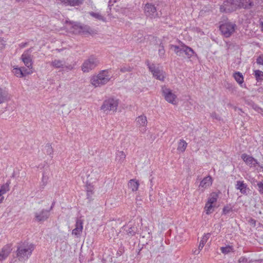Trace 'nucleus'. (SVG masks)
I'll return each instance as SVG.
<instances>
[{
	"instance_id": "obj_1",
	"label": "nucleus",
	"mask_w": 263,
	"mask_h": 263,
	"mask_svg": "<svg viewBox=\"0 0 263 263\" xmlns=\"http://www.w3.org/2000/svg\"><path fill=\"white\" fill-rule=\"evenodd\" d=\"M35 246L28 242H21L17 246L16 255L19 260H27L32 254Z\"/></svg>"
},
{
	"instance_id": "obj_2",
	"label": "nucleus",
	"mask_w": 263,
	"mask_h": 263,
	"mask_svg": "<svg viewBox=\"0 0 263 263\" xmlns=\"http://www.w3.org/2000/svg\"><path fill=\"white\" fill-rule=\"evenodd\" d=\"M110 79L107 70H102L97 76L91 79V83L95 87H100L106 84Z\"/></svg>"
},
{
	"instance_id": "obj_3",
	"label": "nucleus",
	"mask_w": 263,
	"mask_h": 263,
	"mask_svg": "<svg viewBox=\"0 0 263 263\" xmlns=\"http://www.w3.org/2000/svg\"><path fill=\"white\" fill-rule=\"evenodd\" d=\"M170 49H174L175 53L178 56H181V54L184 52L188 58H191L193 55H197L194 50L186 46L182 42H181L180 46L170 45Z\"/></svg>"
},
{
	"instance_id": "obj_4",
	"label": "nucleus",
	"mask_w": 263,
	"mask_h": 263,
	"mask_svg": "<svg viewBox=\"0 0 263 263\" xmlns=\"http://www.w3.org/2000/svg\"><path fill=\"white\" fill-rule=\"evenodd\" d=\"M99 63V61L98 58L96 56L91 55L84 61L81 66L82 70L84 72H88L95 69Z\"/></svg>"
},
{
	"instance_id": "obj_5",
	"label": "nucleus",
	"mask_w": 263,
	"mask_h": 263,
	"mask_svg": "<svg viewBox=\"0 0 263 263\" xmlns=\"http://www.w3.org/2000/svg\"><path fill=\"white\" fill-rule=\"evenodd\" d=\"M145 64L155 79L161 81H164L165 78V72L160 69L159 67L156 66L155 64H151L148 60L146 61Z\"/></svg>"
},
{
	"instance_id": "obj_6",
	"label": "nucleus",
	"mask_w": 263,
	"mask_h": 263,
	"mask_svg": "<svg viewBox=\"0 0 263 263\" xmlns=\"http://www.w3.org/2000/svg\"><path fill=\"white\" fill-rule=\"evenodd\" d=\"M236 26L234 23L226 22L220 25L219 29L224 37H229L234 32Z\"/></svg>"
},
{
	"instance_id": "obj_7",
	"label": "nucleus",
	"mask_w": 263,
	"mask_h": 263,
	"mask_svg": "<svg viewBox=\"0 0 263 263\" xmlns=\"http://www.w3.org/2000/svg\"><path fill=\"white\" fill-rule=\"evenodd\" d=\"M118 100L114 98H109L105 100L101 107V109L104 112H108L109 111H116L118 106Z\"/></svg>"
},
{
	"instance_id": "obj_8",
	"label": "nucleus",
	"mask_w": 263,
	"mask_h": 263,
	"mask_svg": "<svg viewBox=\"0 0 263 263\" xmlns=\"http://www.w3.org/2000/svg\"><path fill=\"white\" fill-rule=\"evenodd\" d=\"M50 215L49 210L43 209L34 213V217L33 220L35 222L42 223L49 218Z\"/></svg>"
},
{
	"instance_id": "obj_9",
	"label": "nucleus",
	"mask_w": 263,
	"mask_h": 263,
	"mask_svg": "<svg viewBox=\"0 0 263 263\" xmlns=\"http://www.w3.org/2000/svg\"><path fill=\"white\" fill-rule=\"evenodd\" d=\"M145 14L151 18L159 17V14L155 6L151 3H147L144 7Z\"/></svg>"
},
{
	"instance_id": "obj_10",
	"label": "nucleus",
	"mask_w": 263,
	"mask_h": 263,
	"mask_svg": "<svg viewBox=\"0 0 263 263\" xmlns=\"http://www.w3.org/2000/svg\"><path fill=\"white\" fill-rule=\"evenodd\" d=\"M241 158L245 162V163L250 167H255L258 165L260 168H263L262 166L259 165V162L257 159L253 158L252 156H250L246 153L242 154L241 155Z\"/></svg>"
},
{
	"instance_id": "obj_11",
	"label": "nucleus",
	"mask_w": 263,
	"mask_h": 263,
	"mask_svg": "<svg viewBox=\"0 0 263 263\" xmlns=\"http://www.w3.org/2000/svg\"><path fill=\"white\" fill-rule=\"evenodd\" d=\"M32 48H30L27 50H26L23 54L22 55L21 58L22 59L23 62L26 66H27L29 69L32 68V60L31 57V55L30 53L32 51Z\"/></svg>"
},
{
	"instance_id": "obj_12",
	"label": "nucleus",
	"mask_w": 263,
	"mask_h": 263,
	"mask_svg": "<svg viewBox=\"0 0 263 263\" xmlns=\"http://www.w3.org/2000/svg\"><path fill=\"white\" fill-rule=\"evenodd\" d=\"M163 95L166 101L170 103L175 104L176 96L172 92L171 90L167 88L163 89Z\"/></svg>"
},
{
	"instance_id": "obj_13",
	"label": "nucleus",
	"mask_w": 263,
	"mask_h": 263,
	"mask_svg": "<svg viewBox=\"0 0 263 263\" xmlns=\"http://www.w3.org/2000/svg\"><path fill=\"white\" fill-rule=\"evenodd\" d=\"M11 251L12 248L11 245L5 246L0 252V261L5 260L8 256Z\"/></svg>"
},
{
	"instance_id": "obj_14",
	"label": "nucleus",
	"mask_w": 263,
	"mask_h": 263,
	"mask_svg": "<svg viewBox=\"0 0 263 263\" xmlns=\"http://www.w3.org/2000/svg\"><path fill=\"white\" fill-rule=\"evenodd\" d=\"M240 9H250L255 5L254 0H240Z\"/></svg>"
},
{
	"instance_id": "obj_15",
	"label": "nucleus",
	"mask_w": 263,
	"mask_h": 263,
	"mask_svg": "<svg viewBox=\"0 0 263 263\" xmlns=\"http://www.w3.org/2000/svg\"><path fill=\"white\" fill-rule=\"evenodd\" d=\"M10 99L9 93L5 88L0 87V104L7 102Z\"/></svg>"
},
{
	"instance_id": "obj_16",
	"label": "nucleus",
	"mask_w": 263,
	"mask_h": 263,
	"mask_svg": "<svg viewBox=\"0 0 263 263\" xmlns=\"http://www.w3.org/2000/svg\"><path fill=\"white\" fill-rule=\"evenodd\" d=\"M232 8V3L231 0H226L223 2V4L220 7V11L222 12H232L233 10H230Z\"/></svg>"
},
{
	"instance_id": "obj_17",
	"label": "nucleus",
	"mask_w": 263,
	"mask_h": 263,
	"mask_svg": "<svg viewBox=\"0 0 263 263\" xmlns=\"http://www.w3.org/2000/svg\"><path fill=\"white\" fill-rule=\"evenodd\" d=\"M247 184L245 183L243 181H237L236 182V184L235 185V188L239 190L240 193L243 195H247Z\"/></svg>"
},
{
	"instance_id": "obj_18",
	"label": "nucleus",
	"mask_w": 263,
	"mask_h": 263,
	"mask_svg": "<svg viewBox=\"0 0 263 263\" xmlns=\"http://www.w3.org/2000/svg\"><path fill=\"white\" fill-rule=\"evenodd\" d=\"M212 183V178L210 176L204 177L200 182L199 187L206 188L210 186Z\"/></svg>"
},
{
	"instance_id": "obj_19",
	"label": "nucleus",
	"mask_w": 263,
	"mask_h": 263,
	"mask_svg": "<svg viewBox=\"0 0 263 263\" xmlns=\"http://www.w3.org/2000/svg\"><path fill=\"white\" fill-rule=\"evenodd\" d=\"M233 77L236 81L240 85L241 87H243V77L242 73L240 72H235L233 74ZM244 87H246V85H244Z\"/></svg>"
},
{
	"instance_id": "obj_20",
	"label": "nucleus",
	"mask_w": 263,
	"mask_h": 263,
	"mask_svg": "<svg viewBox=\"0 0 263 263\" xmlns=\"http://www.w3.org/2000/svg\"><path fill=\"white\" fill-rule=\"evenodd\" d=\"M71 25V31L74 34H80L82 30V25L77 23L69 22Z\"/></svg>"
},
{
	"instance_id": "obj_21",
	"label": "nucleus",
	"mask_w": 263,
	"mask_h": 263,
	"mask_svg": "<svg viewBox=\"0 0 263 263\" xmlns=\"http://www.w3.org/2000/svg\"><path fill=\"white\" fill-rule=\"evenodd\" d=\"M65 62L64 61L55 59L52 61L50 65L56 68H63L65 66Z\"/></svg>"
},
{
	"instance_id": "obj_22",
	"label": "nucleus",
	"mask_w": 263,
	"mask_h": 263,
	"mask_svg": "<svg viewBox=\"0 0 263 263\" xmlns=\"http://www.w3.org/2000/svg\"><path fill=\"white\" fill-rule=\"evenodd\" d=\"M128 187L132 190V191H136L138 190L139 183L138 181L135 179H131L128 183Z\"/></svg>"
},
{
	"instance_id": "obj_23",
	"label": "nucleus",
	"mask_w": 263,
	"mask_h": 263,
	"mask_svg": "<svg viewBox=\"0 0 263 263\" xmlns=\"http://www.w3.org/2000/svg\"><path fill=\"white\" fill-rule=\"evenodd\" d=\"M82 30H81V33L83 34H96V30L92 29L89 26L85 25L82 26Z\"/></svg>"
},
{
	"instance_id": "obj_24",
	"label": "nucleus",
	"mask_w": 263,
	"mask_h": 263,
	"mask_svg": "<svg viewBox=\"0 0 263 263\" xmlns=\"http://www.w3.org/2000/svg\"><path fill=\"white\" fill-rule=\"evenodd\" d=\"M136 122L139 126H145L147 123L146 117L144 116H139L136 119Z\"/></svg>"
},
{
	"instance_id": "obj_25",
	"label": "nucleus",
	"mask_w": 263,
	"mask_h": 263,
	"mask_svg": "<svg viewBox=\"0 0 263 263\" xmlns=\"http://www.w3.org/2000/svg\"><path fill=\"white\" fill-rule=\"evenodd\" d=\"M126 155L123 151H118L116 154V161H118L119 163H122L125 159Z\"/></svg>"
},
{
	"instance_id": "obj_26",
	"label": "nucleus",
	"mask_w": 263,
	"mask_h": 263,
	"mask_svg": "<svg viewBox=\"0 0 263 263\" xmlns=\"http://www.w3.org/2000/svg\"><path fill=\"white\" fill-rule=\"evenodd\" d=\"M187 143L183 139L180 140L177 147V150L181 152H184L187 147Z\"/></svg>"
},
{
	"instance_id": "obj_27",
	"label": "nucleus",
	"mask_w": 263,
	"mask_h": 263,
	"mask_svg": "<svg viewBox=\"0 0 263 263\" xmlns=\"http://www.w3.org/2000/svg\"><path fill=\"white\" fill-rule=\"evenodd\" d=\"M232 3V8L230 10H233V12L237 9H240V0H231Z\"/></svg>"
},
{
	"instance_id": "obj_28",
	"label": "nucleus",
	"mask_w": 263,
	"mask_h": 263,
	"mask_svg": "<svg viewBox=\"0 0 263 263\" xmlns=\"http://www.w3.org/2000/svg\"><path fill=\"white\" fill-rule=\"evenodd\" d=\"M210 235L211 233H207L203 236L199 245V250H201L203 248L204 244L206 242L207 240L210 238Z\"/></svg>"
},
{
	"instance_id": "obj_29",
	"label": "nucleus",
	"mask_w": 263,
	"mask_h": 263,
	"mask_svg": "<svg viewBox=\"0 0 263 263\" xmlns=\"http://www.w3.org/2000/svg\"><path fill=\"white\" fill-rule=\"evenodd\" d=\"M218 198V195L215 192H213L210 194V197L208 198L207 203L208 204H213L217 201Z\"/></svg>"
},
{
	"instance_id": "obj_30",
	"label": "nucleus",
	"mask_w": 263,
	"mask_h": 263,
	"mask_svg": "<svg viewBox=\"0 0 263 263\" xmlns=\"http://www.w3.org/2000/svg\"><path fill=\"white\" fill-rule=\"evenodd\" d=\"M10 184V181H7V182L2 185L0 189V193L3 195L5 194L7 192L9 191V185Z\"/></svg>"
},
{
	"instance_id": "obj_31",
	"label": "nucleus",
	"mask_w": 263,
	"mask_h": 263,
	"mask_svg": "<svg viewBox=\"0 0 263 263\" xmlns=\"http://www.w3.org/2000/svg\"><path fill=\"white\" fill-rule=\"evenodd\" d=\"M87 197L89 201L91 200V196L93 194V186L90 184L86 186Z\"/></svg>"
},
{
	"instance_id": "obj_32",
	"label": "nucleus",
	"mask_w": 263,
	"mask_h": 263,
	"mask_svg": "<svg viewBox=\"0 0 263 263\" xmlns=\"http://www.w3.org/2000/svg\"><path fill=\"white\" fill-rule=\"evenodd\" d=\"M45 148L46 151V153L47 155H49L51 157V158H52L53 149L51 144L49 143L47 144L45 147Z\"/></svg>"
},
{
	"instance_id": "obj_33",
	"label": "nucleus",
	"mask_w": 263,
	"mask_h": 263,
	"mask_svg": "<svg viewBox=\"0 0 263 263\" xmlns=\"http://www.w3.org/2000/svg\"><path fill=\"white\" fill-rule=\"evenodd\" d=\"M13 73L17 77H18V78L23 77V69H22L21 68H14L13 69Z\"/></svg>"
},
{
	"instance_id": "obj_34",
	"label": "nucleus",
	"mask_w": 263,
	"mask_h": 263,
	"mask_svg": "<svg viewBox=\"0 0 263 263\" xmlns=\"http://www.w3.org/2000/svg\"><path fill=\"white\" fill-rule=\"evenodd\" d=\"M165 51L164 50V47L162 43H160L159 45L158 53L159 55L161 58L164 57L165 55Z\"/></svg>"
},
{
	"instance_id": "obj_35",
	"label": "nucleus",
	"mask_w": 263,
	"mask_h": 263,
	"mask_svg": "<svg viewBox=\"0 0 263 263\" xmlns=\"http://www.w3.org/2000/svg\"><path fill=\"white\" fill-rule=\"evenodd\" d=\"M89 13L90 15H91V16H92L99 20H101L103 21H105V18L99 13H96L94 12H90Z\"/></svg>"
},
{
	"instance_id": "obj_36",
	"label": "nucleus",
	"mask_w": 263,
	"mask_h": 263,
	"mask_svg": "<svg viewBox=\"0 0 263 263\" xmlns=\"http://www.w3.org/2000/svg\"><path fill=\"white\" fill-rule=\"evenodd\" d=\"M213 208V205L212 204H208V203L206 202L204 208L206 211V214L209 215L212 213L213 211V210H212Z\"/></svg>"
},
{
	"instance_id": "obj_37",
	"label": "nucleus",
	"mask_w": 263,
	"mask_h": 263,
	"mask_svg": "<svg viewBox=\"0 0 263 263\" xmlns=\"http://www.w3.org/2000/svg\"><path fill=\"white\" fill-rule=\"evenodd\" d=\"M83 220L80 219H77L75 227L76 228H78L79 230L82 232L83 226Z\"/></svg>"
},
{
	"instance_id": "obj_38",
	"label": "nucleus",
	"mask_w": 263,
	"mask_h": 263,
	"mask_svg": "<svg viewBox=\"0 0 263 263\" xmlns=\"http://www.w3.org/2000/svg\"><path fill=\"white\" fill-rule=\"evenodd\" d=\"M232 211V208L230 205H227L224 206L222 210V214L226 215L229 213L231 211Z\"/></svg>"
},
{
	"instance_id": "obj_39",
	"label": "nucleus",
	"mask_w": 263,
	"mask_h": 263,
	"mask_svg": "<svg viewBox=\"0 0 263 263\" xmlns=\"http://www.w3.org/2000/svg\"><path fill=\"white\" fill-rule=\"evenodd\" d=\"M220 250L222 253L224 254H227L232 250V247L228 246L225 247H221Z\"/></svg>"
},
{
	"instance_id": "obj_40",
	"label": "nucleus",
	"mask_w": 263,
	"mask_h": 263,
	"mask_svg": "<svg viewBox=\"0 0 263 263\" xmlns=\"http://www.w3.org/2000/svg\"><path fill=\"white\" fill-rule=\"evenodd\" d=\"M48 180V177L46 174L45 172H44L43 174L42 180V185L44 186L46 185L47 183V181Z\"/></svg>"
},
{
	"instance_id": "obj_41",
	"label": "nucleus",
	"mask_w": 263,
	"mask_h": 263,
	"mask_svg": "<svg viewBox=\"0 0 263 263\" xmlns=\"http://www.w3.org/2000/svg\"><path fill=\"white\" fill-rule=\"evenodd\" d=\"M254 72L256 80L258 81L259 80H261L263 72L259 70H256Z\"/></svg>"
},
{
	"instance_id": "obj_42",
	"label": "nucleus",
	"mask_w": 263,
	"mask_h": 263,
	"mask_svg": "<svg viewBox=\"0 0 263 263\" xmlns=\"http://www.w3.org/2000/svg\"><path fill=\"white\" fill-rule=\"evenodd\" d=\"M133 70V68L129 66H123L121 68L120 71L124 73L126 72H130Z\"/></svg>"
},
{
	"instance_id": "obj_43",
	"label": "nucleus",
	"mask_w": 263,
	"mask_h": 263,
	"mask_svg": "<svg viewBox=\"0 0 263 263\" xmlns=\"http://www.w3.org/2000/svg\"><path fill=\"white\" fill-rule=\"evenodd\" d=\"M127 233L129 236H134L136 233L135 228L132 227L129 228L128 230H127Z\"/></svg>"
},
{
	"instance_id": "obj_44",
	"label": "nucleus",
	"mask_w": 263,
	"mask_h": 263,
	"mask_svg": "<svg viewBox=\"0 0 263 263\" xmlns=\"http://www.w3.org/2000/svg\"><path fill=\"white\" fill-rule=\"evenodd\" d=\"M21 69H23V77L32 72V71L31 70V69H27L25 67H22Z\"/></svg>"
},
{
	"instance_id": "obj_45",
	"label": "nucleus",
	"mask_w": 263,
	"mask_h": 263,
	"mask_svg": "<svg viewBox=\"0 0 263 263\" xmlns=\"http://www.w3.org/2000/svg\"><path fill=\"white\" fill-rule=\"evenodd\" d=\"M81 232H82L80 230H79L78 228H75L72 230V234L78 236L80 235Z\"/></svg>"
},
{
	"instance_id": "obj_46",
	"label": "nucleus",
	"mask_w": 263,
	"mask_h": 263,
	"mask_svg": "<svg viewBox=\"0 0 263 263\" xmlns=\"http://www.w3.org/2000/svg\"><path fill=\"white\" fill-rule=\"evenodd\" d=\"M257 186L259 192L263 194V183L259 182L257 183Z\"/></svg>"
},
{
	"instance_id": "obj_47",
	"label": "nucleus",
	"mask_w": 263,
	"mask_h": 263,
	"mask_svg": "<svg viewBox=\"0 0 263 263\" xmlns=\"http://www.w3.org/2000/svg\"><path fill=\"white\" fill-rule=\"evenodd\" d=\"M259 26L261 30L263 31V16H261L259 20Z\"/></svg>"
},
{
	"instance_id": "obj_48",
	"label": "nucleus",
	"mask_w": 263,
	"mask_h": 263,
	"mask_svg": "<svg viewBox=\"0 0 263 263\" xmlns=\"http://www.w3.org/2000/svg\"><path fill=\"white\" fill-rule=\"evenodd\" d=\"M256 63L259 65H263V57H258L256 59Z\"/></svg>"
},
{
	"instance_id": "obj_49",
	"label": "nucleus",
	"mask_w": 263,
	"mask_h": 263,
	"mask_svg": "<svg viewBox=\"0 0 263 263\" xmlns=\"http://www.w3.org/2000/svg\"><path fill=\"white\" fill-rule=\"evenodd\" d=\"M227 89H229L230 91H233L234 89V86L230 83H227V85H226Z\"/></svg>"
},
{
	"instance_id": "obj_50",
	"label": "nucleus",
	"mask_w": 263,
	"mask_h": 263,
	"mask_svg": "<svg viewBox=\"0 0 263 263\" xmlns=\"http://www.w3.org/2000/svg\"><path fill=\"white\" fill-rule=\"evenodd\" d=\"M247 261V259L245 257H241L239 259L238 262V263H241L242 262H246Z\"/></svg>"
},
{
	"instance_id": "obj_51",
	"label": "nucleus",
	"mask_w": 263,
	"mask_h": 263,
	"mask_svg": "<svg viewBox=\"0 0 263 263\" xmlns=\"http://www.w3.org/2000/svg\"><path fill=\"white\" fill-rule=\"evenodd\" d=\"M28 45V43L27 42H26V43H22L21 44H20L19 45L20 47L22 48H24L25 47H26Z\"/></svg>"
},
{
	"instance_id": "obj_52",
	"label": "nucleus",
	"mask_w": 263,
	"mask_h": 263,
	"mask_svg": "<svg viewBox=\"0 0 263 263\" xmlns=\"http://www.w3.org/2000/svg\"><path fill=\"white\" fill-rule=\"evenodd\" d=\"M65 67L66 69H67L68 70H70L73 69V66L72 65H69L68 66H65Z\"/></svg>"
},
{
	"instance_id": "obj_53",
	"label": "nucleus",
	"mask_w": 263,
	"mask_h": 263,
	"mask_svg": "<svg viewBox=\"0 0 263 263\" xmlns=\"http://www.w3.org/2000/svg\"><path fill=\"white\" fill-rule=\"evenodd\" d=\"M55 201H53V202L52 203V204H51L50 209L48 210H49V212H50L51 210H52V209L55 204Z\"/></svg>"
},
{
	"instance_id": "obj_54",
	"label": "nucleus",
	"mask_w": 263,
	"mask_h": 263,
	"mask_svg": "<svg viewBox=\"0 0 263 263\" xmlns=\"http://www.w3.org/2000/svg\"><path fill=\"white\" fill-rule=\"evenodd\" d=\"M200 250H199V249H198V250L196 249L195 251H193V253L195 255H197L199 253Z\"/></svg>"
},
{
	"instance_id": "obj_55",
	"label": "nucleus",
	"mask_w": 263,
	"mask_h": 263,
	"mask_svg": "<svg viewBox=\"0 0 263 263\" xmlns=\"http://www.w3.org/2000/svg\"><path fill=\"white\" fill-rule=\"evenodd\" d=\"M250 221H251V223L255 224V222H256V220H254L253 219H251Z\"/></svg>"
},
{
	"instance_id": "obj_56",
	"label": "nucleus",
	"mask_w": 263,
	"mask_h": 263,
	"mask_svg": "<svg viewBox=\"0 0 263 263\" xmlns=\"http://www.w3.org/2000/svg\"><path fill=\"white\" fill-rule=\"evenodd\" d=\"M212 116L213 117H215V118H216V112H213L212 114Z\"/></svg>"
},
{
	"instance_id": "obj_57",
	"label": "nucleus",
	"mask_w": 263,
	"mask_h": 263,
	"mask_svg": "<svg viewBox=\"0 0 263 263\" xmlns=\"http://www.w3.org/2000/svg\"><path fill=\"white\" fill-rule=\"evenodd\" d=\"M3 199H4L3 197H2V198H0V203H1L3 202Z\"/></svg>"
},
{
	"instance_id": "obj_58",
	"label": "nucleus",
	"mask_w": 263,
	"mask_h": 263,
	"mask_svg": "<svg viewBox=\"0 0 263 263\" xmlns=\"http://www.w3.org/2000/svg\"><path fill=\"white\" fill-rule=\"evenodd\" d=\"M25 0H16L17 2H24Z\"/></svg>"
},
{
	"instance_id": "obj_59",
	"label": "nucleus",
	"mask_w": 263,
	"mask_h": 263,
	"mask_svg": "<svg viewBox=\"0 0 263 263\" xmlns=\"http://www.w3.org/2000/svg\"><path fill=\"white\" fill-rule=\"evenodd\" d=\"M259 110H262V109H261V108H260V107H258V110H259Z\"/></svg>"
},
{
	"instance_id": "obj_60",
	"label": "nucleus",
	"mask_w": 263,
	"mask_h": 263,
	"mask_svg": "<svg viewBox=\"0 0 263 263\" xmlns=\"http://www.w3.org/2000/svg\"><path fill=\"white\" fill-rule=\"evenodd\" d=\"M261 80H263V72H262V77H261Z\"/></svg>"
},
{
	"instance_id": "obj_61",
	"label": "nucleus",
	"mask_w": 263,
	"mask_h": 263,
	"mask_svg": "<svg viewBox=\"0 0 263 263\" xmlns=\"http://www.w3.org/2000/svg\"><path fill=\"white\" fill-rule=\"evenodd\" d=\"M141 250V249H140V250H139V251L138 252V254H139V253H140V251Z\"/></svg>"
},
{
	"instance_id": "obj_62",
	"label": "nucleus",
	"mask_w": 263,
	"mask_h": 263,
	"mask_svg": "<svg viewBox=\"0 0 263 263\" xmlns=\"http://www.w3.org/2000/svg\"><path fill=\"white\" fill-rule=\"evenodd\" d=\"M3 195L1 193H0V197Z\"/></svg>"
}]
</instances>
